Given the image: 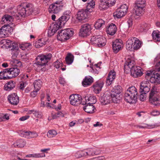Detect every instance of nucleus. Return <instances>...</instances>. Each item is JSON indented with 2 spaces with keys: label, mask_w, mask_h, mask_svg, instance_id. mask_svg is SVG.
Wrapping results in <instances>:
<instances>
[{
  "label": "nucleus",
  "mask_w": 160,
  "mask_h": 160,
  "mask_svg": "<svg viewBox=\"0 0 160 160\" xmlns=\"http://www.w3.org/2000/svg\"><path fill=\"white\" fill-rule=\"evenodd\" d=\"M2 29H4L5 32L8 33L11 32L12 29L11 27L8 24L5 25L1 28Z\"/></svg>",
  "instance_id": "864d4df0"
},
{
  "label": "nucleus",
  "mask_w": 160,
  "mask_h": 160,
  "mask_svg": "<svg viewBox=\"0 0 160 160\" xmlns=\"http://www.w3.org/2000/svg\"><path fill=\"white\" fill-rule=\"evenodd\" d=\"M152 36L154 40L156 41L160 42V32L154 30L152 33Z\"/></svg>",
  "instance_id": "c9c22d12"
},
{
  "label": "nucleus",
  "mask_w": 160,
  "mask_h": 160,
  "mask_svg": "<svg viewBox=\"0 0 160 160\" xmlns=\"http://www.w3.org/2000/svg\"><path fill=\"white\" fill-rule=\"evenodd\" d=\"M83 110L86 112L92 113L95 112V107L92 104H87L83 108Z\"/></svg>",
  "instance_id": "c85d7f7f"
},
{
  "label": "nucleus",
  "mask_w": 160,
  "mask_h": 160,
  "mask_svg": "<svg viewBox=\"0 0 160 160\" xmlns=\"http://www.w3.org/2000/svg\"><path fill=\"white\" fill-rule=\"evenodd\" d=\"M54 65L56 68H59L61 65V63L58 61H56L54 63Z\"/></svg>",
  "instance_id": "052dcab7"
},
{
  "label": "nucleus",
  "mask_w": 160,
  "mask_h": 160,
  "mask_svg": "<svg viewBox=\"0 0 160 160\" xmlns=\"http://www.w3.org/2000/svg\"><path fill=\"white\" fill-rule=\"evenodd\" d=\"M97 102L96 98L92 95H89L88 96H85L83 99V101L82 103V105L86 104H93Z\"/></svg>",
  "instance_id": "f8f14e48"
},
{
  "label": "nucleus",
  "mask_w": 160,
  "mask_h": 160,
  "mask_svg": "<svg viewBox=\"0 0 160 160\" xmlns=\"http://www.w3.org/2000/svg\"><path fill=\"white\" fill-rule=\"evenodd\" d=\"M88 17L87 11L82 10L78 12L77 18L79 21L81 22L86 19Z\"/></svg>",
  "instance_id": "6ab92c4d"
},
{
  "label": "nucleus",
  "mask_w": 160,
  "mask_h": 160,
  "mask_svg": "<svg viewBox=\"0 0 160 160\" xmlns=\"http://www.w3.org/2000/svg\"><path fill=\"white\" fill-rule=\"evenodd\" d=\"M140 99L141 101H144L145 99V97L144 93H140Z\"/></svg>",
  "instance_id": "69168bd1"
},
{
  "label": "nucleus",
  "mask_w": 160,
  "mask_h": 160,
  "mask_svg": "<svg viewBox=\"0 0 160 160\" xmlns=\"http://www.w3.org/2000/svg\"><path fill=\"white\" fill-rule=\"evenodd\" d=\"M145 5L146 3L144 0H137L135 6L142 7L144 8Z\"/></svg>",
  "instance_id": "c03bdc74"
},
{
  "label": "nucleus",
  "mask_w": 160,
  "mask_h": 160,
  "mask_svg": "<svg viewBox=\"0 0 160 160\" xmlns=\"http://www.w3.org/2000/svg\"><path fill=\"white\" fill-rule=\"evenodd\" d=\"M86 156H94V149L89 148L85 150Z\"/></svg>",
  "instance_id": "603ef678"
},
{
  "label": "nucleus",
  "mask_w": 160,
  "mask_h": 160,
  "mask_svg": "<svg viewBox=\"0 0 160 160\" xmlns=\"http://www.w3.org/2000/svg\"><path fill=\"white\" fill-rule=\"evenodd\" d=\"M150 102L155 106L160 105V96L154 99H151L149 100Z\"/></svg>",
  "instance_id": "79ce46f5"
},
{
  "label": "nucleus",
  "mask_w": 160,
  "mask_h": 160,
  "mask_svg": "<svg viewBox=\"0 0 160 160\" xmlns=\"http://www.w3.org/2000/svg\"><path fill=\"white\" fill-rule=\"evenodd\" d=\"M75 156L76 158H80L82 157L86 156L85 153V151L83 150L78 152L75 154Z\"/></svg>",
  "instance_id": "a18cd8bd"
},
{
  "label": "nucleus",
  "mask_w": 160,
  "mask_h": 160,
  "mask_svg": "<svg viewBox=\"0 0 160 160\" xmlns=\"http://www.w3.org/2000/svg\"><path fill=\"white\" fill-rule=\"evenodd\" d=\"M64 114L61 112H58L57 114L55 115V116H53L54 118H56L57 117H63Z\"/></svg>",
  "instance_id": "e2e57ef3"
},
{
  "label": "nucleus",
  "mask_w": 160,
  "mask_h": 160,
  "mask_svg": "<svg viewBox=\"0 0 160 160\" xmlns=\"http://www.w3.org/2000/svg\"><path fill=\"white\" fill-rule=\"evenodd\" d=\"M153 76L151 78L150 82L152 83H160V72L158 71H154Z\"/></svg>",
  "instance_id": "aec40b11"
},
{
  "label": "nucleus",
  "mask_w": 160,
  "mask_h": 160,
  "mask_svg": "<svg viewBox=\"0 0 160 160\" xmlns=\"http://www.w3.org/2000/svg\"><path fill=\"white\" fill-rule=\"evenodd\" d=\"M142 7L134 6V9L135 11V13L137 16H140L143 13L144 9Z\"/></svg>",
  "instance_id": "72a5a7b5"
},
{
  "label": "nucleus",
  "mask_w": 160,
  "mask_h": 160,
  "mask_svg": "<svg viewBox=\"0 0 160 160\" xmlns=\"http://www.w3.org/2000/svg\"><path fill=\"white\" fill-rule=\"evenodd\" d=\"M125 14L124 12H121V9L118 8L116 11L113 13V16L114 18L116 19V18H120L124 16Z\"/></svg>",
  "instance_id": "2f4dec72"
},
{
  "label": "nucleus",
  "mask_w": 160,
  "mask_h": 160,
  "mask_svg": "<svg viewBox=\"0 0 160 160\" xmlns=\"http://www.w3.org/2000/svg\"><path fill=\"white\" fill-rule=\"evenodd\" d=\"M42 83V81L40 79L36 80L34 82L33 84L34 89V90H36V92H38L40 89Z\"/></svg>",
  "instance_id": "e433bc0d"
},
{
  "label": "nucleus",
  "mask_w": 160,
  "mask_h": 160,
  "mask_svg": "<svg viewBox=\"0 0 160 160\" xmlns=\"http://www.w3.org/2000/svg\"><path fill=\"white\" fill-rule=\"evenodd\" d=\"M74 57L73 55L70 53H68L65 58V61L67 64L70 65L71 64L74 60Z\"/></svg>",
  "instance_id": "58836bf2"
},
{
  "label": "nucleus",
  "mask_w": 160,
  "mask_h": 160,
  "mask_svg": "<svg viewBox=\"0 0 160 160\" xmlns=\"http://www.w3.org/2000/svg\"><path fill=\"white\" fill-rule=\"evenodd\" d=\"M116 1V0H101V4L109 7L114 5Z\"/></svg>",
  "instance_id": "7c9ffc66"
},
{
  "label": "nucleus",
  "mask_w": 160,
  "mask_h": 160,
  "mask_svg": "<svg viewBox=\"0 0 160 160\" xmlns=\"http://www.w3.org/2000/svg\"><path fill=\"white\" fill-rule=\"evenodd\" d=\"M45 155L43 153H35L32 154H30L26 155L27 157H34V158H41L45 157Z\"/></svg>",
  "instance_id": "49530a36"
},
{
  "label": "nucleus",
  "mask_w": 160,
  "mask_h": 160,
  "mask_svg": "<svg viewBox=\"0 0 160 160\" xmlns=\"http://www.w3.org/2000/svg\"><path fill=\"white\" fill-rule=\"evenodd\" d=\"M137 127L139 128H145L148 127H150L151 128H153L154 126L153 125H149L148 124H144L143 125H138Z\"/></svg>",
  "instance_id": "4d7b16f0"
},
{
  "label": "nucleus",
  "mask_w": 160,
  "mask_h": 160,
  "mask_svg": "<svg viewBox=\"0 0 160 160\" xmlns=\"http://www.w3.org/2000/svg\"><path fill=\"white\" fill-rule=\"evenodd\" d=\"M13 21V18L11 16L8 14L4 15L2 18V21L4 23L12 22Z\"/></svg>",
  "instance_id": "f704fd0d"
},
{
  "label": "nucleus",
  "mask_w": 160,
  "mask_h": 160,
  "mask_svg": "<svg viewBox=\"0 0 160 160\" xmlns=\"http://www.w3.org/2000/svg\"><path fill=\"white\" fill-rule=\"evenodd\" d=\"M142 69L141 67L135 66L130 71L131 75L135 78L140 77L143 74Z\"/></svg>",
  "instance_id": "4468645a"
},
{
  "label": "nucleus",
  "mask_w": 160,
  "mask_h": 160,
  "mask_svg": "<svg viewBox=\"0 0 160 160\" xmlns=\"http://www.w3.org/2000/svg\"><path fill=\"white\" fill-rule=\"evenodd\" d=\"M38 136L37 133L34 132H30L28 138H36Z\"/></svg>",
  "instance_id": "13d9d810"
},
{
  "label": "nucleus",
  "mask_w": 160,
  "mask_h": 160,
  "mask_svg": "<svg viewBox=\"0 0 160 160\" xmlns=\"http://www.w3.org/2000/svg\"><path fill=\"white\" fill-rule=\"evenodd\" d=\"M9 102L13 105H17L19 102V99L17 94L13 93L9 95L8 97Z\"/></svg>",
  "instance_id": "2eb2a0df"
},
{
  "label": "nucleus",
  "mask_w": 160,
  "mask_h": 160,
  "mask_svg": "<svg viewBox=\"0 0 160 160\" xmlns=\"http://www.w3.org/2000/svg\"><path fill=\"white\" fill-rule=\"evenodd\" d=\"M93 82V78L90 76L85 77L82 82V85L84 87H87L90 85Z\"/></svg>",
  "instance_id": "a878e982"
},
{
  "label": "nucleus",
  "mask_w": 160,
  "mask_h": 160,
  "mask_svg": "<svg viewBox=\"0 0 160 160\" xmlns=\"http://www.w3.org/2000/svg\"><path fill=\"white\" fill-rule=\"evenodd\" d=\"M63 7L62 1H57L49 6L48 11L50 13L57 14L62 9Z\"/></svg>",
  "instance_id": "39448f33"
},
{
  "label": "nucleus",
  "mask_w": 160,
  "mask_h": 160,
  "mask_svg": "<svg viewBox=\"0 0 160 160\" xmlns=\"http://www.w3.org/2000/svg\"><path fill=\"white\" fill-rule=\"evenodd\" d=\"M29 114H32L34 116L37 118H41L42 116V113L41 112L36 110H29L28 111Z\"/></svg>",
  "instance_id": "473e14b6"
},
{
  "label": "nucleus",
  "mask_w": 160,
  "mask_h": 160,
  "mask_svg": "<svg viewBox=\"0 0 160 160\" xmlns=\"http://www.w3.org/2000/svg\"><path fill=\"white\" fill-rule=\"evenodd\" d=\"M74 32L72 28H67L58 32L57 35L58 39L60 41H65L69 39L73 34Z\"/></svg>",
  "instance_id": "20e7f679"
},
{
  "label": "nucleus",
  "mask_w": 160,
  "mask_h": 160,
  "mask_svg": "<svg viewBox=\"0 0 160 160\" xmlns=\"http://www.w3.org/2000/svg\"><path fill=\"white\" fill-rule=\"evenodd\" d=\"M7 79H8V78L7 70L6 69H5L0 72V80Z\"/></svg>",
  "instance_id": "ea45409f"
},
{
  "label": "nucleus",
  "mask_w": 160,
  "mask_h": 160,
  "mask_svg": "<svg viewBox=\"0 0 160 160\" xmlns=\"http://www.w3.org/2000/svg\"><path fill=\"white\" fill-rule=\"evenodd\" d=\"M104 25V21L102 19H98L94 25L95 28L98 29Z\"/></svg>",
  "instance_id": "a19ab883"
},
{
  "label": "nucleus",
  "mask_w": 160,
  "mask_h": 160,
  "mask_svg": "<svg viewBox=\"0 0 160 160\" xmlns=\"http://www.w3.org/2000/svg\"><path fill=\"white\" fill-rule=\"evenodd\" d=\"M31 44L30 43H26L20 44L19 47L22 50H25L26 49H28L30 48V47Z\"/></svg>",
  "instance_id": "de8ad7c7"
},
{
  "label": "nucleus",
  "mask_w": 160,
  "mask_h": 160,
  "mask_svg": "<svg viewBox=\"0 0 160 160\" xmlns=\"http://www.w3.org/2000/svg\"><path fill=\"white\" fill-rule=\"evenodd\" d=\"M29 118V116L26 115L21 117L19 118V120L21 121H24L28 119Z\"/></svg>",
  "instance_id": "338daca9"
},
{
  "label": "nucleus",
  "mask_w": 160,
  "mask_h": 160,
  "mask_svg": "<svg viewBox=\"0 0 160 160\" xmlns=\"http://www.w3.org/2000/svg\"><path fill=\"white\" fill-rule=\"evenodd\" d=\"M71 15V12L70 10L64 12L62 15L57 21L56 23L53 25L52 28L48 30V35L50 36L53 35L59 28L64 25L70 18Z\"/></svg>",
  "instance_id": "f257e3e1"
},
{
  "label": "nucleus",
  "mask_w": 160,
  "mask_h": 160,
  "mask_svg": "<svg viewBox=\"0 0 160 160\" xmlns=\"http://www.w3.org/2000/svg\"><path fill=\"white\" fill-rule=\"evenodd\" d=\"M91 27L90 24L86 23L82 26L79 35L83 37H87L89 35L90 33Z\"/></svg>",
  "instance_id": "9d476101"
},
{
  "label": "nucleus",
  "mask_w": 160,
  "mask_h": 160,
  "mask_svg": "<svg viewBox=\"0 0 160 160\" xmlns=\"http://www.w3.org/2000/svg\"><path fill=\"white\" fill-rule=\"evenodd\" d=\"M114 90L112 91V95L113 97L114 98L116 99V103L118 101L120 100V97L119 94L122 92V87L120 86H115L114 87Z\"/></svg>",
  "instance_id": "f3484780"
},
{
  "label": "nucleus",
  "mask_w": 160,
  "mask_h": 160,
  "mask_svg": "<svg viewBox=\"0 0 160 160\" xmlns=\"http://www.w3.org/2000/svg\"><path fill=\"white\" fill-rule=\"evenodd\" d=\"M135 66L134 65V62L133 61L129 60L127 61L124 65L125 72L128 73L129 70L130 71L132 68Z\"/></svg>",
  "instance_id": "5701e85b"
},
{
  "label": "nucleus",
  "mask_w": 160,
  "mask_h": 160,
  "mask_svg": "<svg viewBox=\"0 0 160 160\" xmlns=\"http://www.w3.org/2000/svg\"><path fill=\"white\" fill-rule=\"evenodd\" d=\"M70 103L73 106H78V105L81 104L83 100L81 96L79 94H72L69 96Z\"/></svg>",
  "instance_id": "1a4fd4ad"
},
{
  "label": "nucleus",
  "mask_w": 160,
  "mask_h": 160,
  "mask_svg": "<svg viewBox=\"0 0 160 160\" xmlns=\"http://www.w3.org/2000/svg\"><path fill=\"white\" fill-rule=\"evenodd\" d=\"M18 16L25 17L26 15L34 14L33 6L31 4L25 3L20 6L18 8Z\"/></svg>",
  "instance_id": "f03ea898"
},
{
  "label": "nucleus",
  "mask_w": 160,
  "mask_h": 160,
  "mask_svg": "<svg viewBox=\"0 0 160 160\" xmlns=\"http://www.w3.org/2000/svg\"><path fill=\"white\" fill-rule=\"evenodd\" d=\"M88 2L87 5V10L89 12H91V9L93 8L95 5V2L93 0H88Z\"/></svg>",
  "instance_id": "4c0bfd02"
},
{
  "label": "nucleus",
  "mask_w": 160,
  "mask_h": 160,
  "mask_svg": "<svg viewBox=\"0 0 160 160\" xmlns=\"http://www.w3.org/2000/svg\"><path fill=\"white\" fill-rule=\"evenodd\" d=\"M21 59L24 61H27L28 59V58L27 56V54H23L21 56Z\"/></svg>",
  "instance_id": "0e129e2a"
},
{
  "label": "nucleus",
  "mask_w": 160,
  "mask_h": 160,
  "mask_svg": "<svg viewBox=\"0 0 160 160\" xmlns=\"http://www.w3.org/2000/svg\"><path fill=\"white\" fill-rule=\"evenodd\" d=\"M150 84L148 82L143 81L141 83V87L139 90L140 93H142L145 95L150 90Z\"/></svg>",
  "instance_id": "ddd939ff"
},
{
  "label": "nucleus",
  "mask_w": 160,
  "mask_h": 160,
  "mask_svg": "<svg viewBox=\"0 0 160 160\" xmlns=\"http://www.w3.org/2000/svg\"><path fill=\"white\" fill-rule=\"evenodd\" d=\"M8 79L17 77L20 73V70L17 67L6 68Z\"/></svg>",
  "instance_id": "9b49d317"
},
{
  "label": "nucleus",
  "mask_w": 160,
  "mask_h": 160,
  "mask_svg": "<svg viewBox=\"0 0 160 160\" xmlns=\"http://www.w3.org/2000/svg\"><path fill=\"white\" fill-rule=\"evenodd\" d=\"M107 33L111 35H113L117 31V28L114 24L111 23L109 24L106 29Z\"/></svg>",
  "instance_id": "4be33fe9"
},
{
  "label": "nucleus",
  "mask_w": 160,
  "mask_h": 160,
  "mask_svg": "<svg viewBox=\"0 0 160 160\" xmlns=\"http://www.w3.org/2000/svg\"><path fill=\"white\" fill-rule=\"evenodd\" d=\"M112 95L110 92L106 91L103 95L99 98L101 103L102 105H105L110 103L112 101H114V100H116Z\"/></svg>",
  "instance_id": "6e6552de"
},
{
  "label": "nucleus",
  "mask_w": 160,
  "mask_h": 160,
  "mask_svg": "<svg viewBox=\"0 0 160 160\" xmlns=\"http://www.w3.org/2000/svg\"><path fill=\"white\" fill-rule=\"evenodd\" d=\"M26 144V142L22 139H19L15 142L12 146L15 148H22Z\"/></svg>",
  "instance_id": "c756f323"
},
{
  "label": "nucleus",
  "mask_w": 160,
  "mask_h": 160,
  "mask_svg": "<svg viewBox=\"0 0 160 160\" xmlns=\"http://www.w3.org/2000/svg\"><path fill=\"white\" fill-rule=\"evenodd\" d=\"M127 91L129 92L130 94L133 98L134 101H137V99L138 92L137 89L135 87L129 88Z\"/></svg>",
  "instance_id": "412c9836"
},
{
  "label": "nucleus",
  "mask_w": 160,
  "mask_h": 160,
  "mask_svg": "<svg viewBox=\"0 0 160 160\" xmlns=\"http://www.w3.org/2000/svg\"><path fill=\"white\" fill-rule=\"evenodd\" d=\"M119 9H121V12H124L125 14L127 12L128 7L126 4H124L121 5L120 8Z\"/></svg>",
  "instance_id": "6e6d98bb"
},
{
  "label": "nucleus",
  "mask_w": 160,
  "mask_h": 160,
  "mask_svg": "<svg viewBox=\"0 0 160 160\" xmlns=\"http://www.w3.org/2000/svg\"><path fill=\"white\" fill-rule=\"evenodd\" d=\"M153 71H147L146 72L145 78L147 80H149L150 82V79L151 77L153 76Z\"/></svg>",
  "instance_id": "8fccbe9b"
},
{
  "label": "nucleus",
  "mask_w": 160,
  "mask_h": 160,
  "mask_svg": "<svg viewBox=\"0 0 160 160\" xmlns=\"http://www.w3.org/2000/svg\"><path fill=\"white\" fill-rule=\"evenodd\" d=\"M124 99L127 102L130 103H134L136 102V101H134L133 98L130 94L127 91H126L124 94Z\"/></svg>",
  "instance_id": "bb28decb"
},
{
  "label": "nucleus",
  "mask_w": 160,
  "mask_h": 160,
  "mask_svg": "<svg viewBox=\"0 0 160 160\" xmlns=\"http://www.w3.org/2000/svg\"><path fill=\"white\" fill-rule=\"evenodd\" d=\"M116 78V72L113 70H111L109 73L107 77L106 84L107 86L110 85Z\"/></svg>",
  "instance_id": "a211bd4d"
},
{
  "label": "nucleus",
  "mask_w": 160,
  "mask_h": 160,
  "mask_svg": "<svg viewBox=\"0 0 160 160\" xmlns=\"http://www.w3.org/2000/svg\"><path fill=\"white\" fill-rule=\"evenodd\" d=\"M46 43V41H45L44 39H40L35 43L36 48H39L45 45Z\"/></svg>",
  "instance_id": "37998d69"
},
{
  "label": "nucleus",
  "mask_w": 160,
  "mask_h": 160,
  "mask_svg": "<svg viewBox=\"0 0 160 160\" xmlns=\"http://www.w3.org/2000/svg\"><path fill=\"white\" fill-rule=\"evenodd\" d=\"M151 114L153 116H156L159 114V112L158 111H153L151 112Z\"/></svg>",
  "instance_id": "774afa93"
},
{
  "label": "nucleus",
  "mask_w": 160,
  "mask_h": 160,
  "mask_svg": "<svg viewBox=\"0 0 160 160\" xmlns=\"http://www.w3.org/2000/svg\"><path fill=\"white\" fill-rule=\"evenodd\" d=\"M103 83L101 82H97L93 85L94 92L96 94L99 93L101 91L103 87Z\"/></svg>",
  "instance_id": "b1692460"
},
{
  "label": "nucleus",
  "mask_w": 160,
  "mask_h": 160,
  "mask_svg": "<svg viewBox=\"0 0 160 160\" xmlns=\"http://www.w3.org/2000/svg\"><path fill=\"white\" fill-rule=\"evenodd\" d=\"M15 85V82L10 81L5 84V89L6 91H10L14 88Z\"/></svg>",
  "instance_id": "cd10ccee"
},
{
  "label": "nucleus",
  "mask_w": 160,
  "mask_h": 160,
  "mask_svg": "<svg viewBox=\"0 0 160 160\" xmlns=\"http://www.w3.org/2000/svg\"><path fill=\"white\" fill-rule=\"evenodd\" d=\"M57 134L56 131L54 130H49L47 134V136L49 138H52L55 136Z\"/></svg>",
  "instance_id": "09e8293b"
},
{
  "label": "nucleus",
  "mask_w": 160,
  "mask_h": 160,
  "mask_svg": "<svg viewBox=\"0 0 160 160\" xmlns=\"http://www.w3.org/2000/svg\"><path fill=\"white\" fill-rule=\"evenodd\" d=\"M90 41L92 44L98 45L99 47H102L106 45V40L104 37L99 35L92 36Z\"/></svg>",
  "instance_id": "0eeeda50"
},
{
  "label": "nucleus",
  "mask_w": 160,
  "mask_h": 160,
  "mask_svg": "<svg viewBox=\"0 0 160 160\" xmlns=\"http://www.w3.org/2000/svg\"><path fill=\"white\" fill-rule=\"evenodd\" d=\"M30 132V131H23L21 133V134L22 135H21V136L28 138Z\"/></svg>",
  "instance_id": "bf43d9fd"
},
{
  "label": "nucleus",
  "mask_w": 160,
  "mask_h": 160,
  "mask_svg": "<svg viewBox=\"0 0 160 160\" xmlns=\"http://www.w3.org/2000/svg\"><path fill=\"white\" fill-rule=\"evenodd\" d=\"M36 92V90H34L32 92L30 93V95L31 97L32 98L35 97L36 95H37V92Z\"/></svg>",
  "instance_id": "680f3d73"
},
{
  "label": "nucleus",
  "mask_w": 160,
  "mask_h": 160,
  "mask_svg": "<svg viewBox=\"0 0 160 160\" xmlns=\"http://www.w3.org/2000/svg\"><path fill=\"white\" fill-rule=\"evenodd\" d=\"M159 96H160L159 92L157 91V89L156 87H153L149 93V100H150L151 99H154Z\"/></svg>",
  "instance_id": "393cba45"
},
{
  "label": "nucleus",
  "mask_w": 160,
  "mask_h": 160,
  "mask_svg": "<svg viewBox=\"0 0 160 160\" xmlns=\"http://www.w3.org/2000/svg\"><path fill=\"white\" fill-rule=\"evenodd\" d=\"M142 43L138 39L135 37L129 38L127 42L126 47V49L131 51L133 49L137 50L141 47Z\"/></svg>",
  "instance_id": "7ed1b4c3"
},
{
  "label": "nucleus",
  "mask_w": 160,
  "mask_h": 160,
  "mask_svg": "<svg viewBox=\"0 0 160 160\" xmlns=\"http://www.w3.org/2000/svg\"><path fill=\"white\" fill-rule=\"evenodd\" d=\"M52 57V54L50 53L39 55L36 58L37 61L35 62V64L38 67L43 66L47 63Z\"/></svg>",
  "instance_id": "423d86ee"
},
{
  "label": "nucleus",
  "mask_w": 160,
  "mask_h": 160,
  "mask_svg": "<svg viewBox=\"0 0 160 160\" xmlns=\"http://www.w3.org/2000/svg\"><path fill=\"white\" fill-rule=\"evenodd\" d=\"M8 33L5 32L4 29L1 28L0 29V38H2L7 37Z\"/></svg>",
  "instance_id": "5fc2aeb1"
},
{
  "label": "nucleus",
  "mask_w": 160,
  "mask_h": 160,
  "mask_svg": "<svg viewBox=\"0 0 160 160\" xmlns=\"http://www.w3.org/2000/svg\"><path fill=\"white\" fill-rule=\"evenodd\" d=\"M150 24L145 23L140 26V30L141 32L146 31L150 28Z\"/></svg>",
  "instance_id": "3c124183"
},
{
  "label": "nucleus",
  "mask_w": 160,
  "mask_h": 160,
  "mask_svg": "<svg viewBox=\"0 0 160 160\" xmlns=\"http://www.w3.org/2000/svg\"><path fill=\"white\" fill-rule=\"evenodd\" d=\"M122 41L121 39H117L113 42L112 47L113 52L117 53L122 48Z\"/></svg>",
  "instance_id": "dca6fc26"
}]
</instances>
